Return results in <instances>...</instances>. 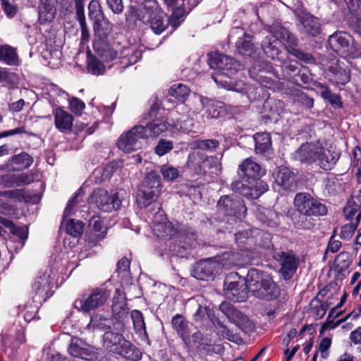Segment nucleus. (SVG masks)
I'll return each instance as SVG.
<instances>
[{
	"label": "nucleus",
	"instance_id": "obj_57",
	"mask_svg": "<svg viewBox=\"0 0 361 361\" xmlns=\"http://www.w3.org/2000/svg\"><path fill=\"white\" fill-rule=\"evenodd\" d=\"M161 173L164 180L168 181H172L177 178L179 176V171L178 169L169 165L162 166L161 168Z\"/></svg>",
	"mask_w": 361,
	"mask_h": 361
},
{
	"label": "nucleus",
	"instance_id": "obj_29",
	"mask_svg": "<svg viewBox=\"0 0 361 361\" xmlns=\"http://www.w3.org/2000/svg\"><path fill=\"white\" fill-rule=\"evenodd\" d=\"M200 101L202 107L205 109L204 116L207 118H217L224 116L225 112L224 103L204 97H201Z\"/></svg>",
	"mask_w": 361,
	"mask_h": 361
},
{
	"label": "nucleus",
	"instance_id": "obj_19",
	"mask_svg": "<svg viewBox=\"0 0 361 361\" xmlns=\"http://www.w3.org/2000/svg\"><path fill=\"white\" fill-rule=\"evenodd\" d=\"M319 152H321V145L306 142L295 151L293 158L302 163L313 164L316 163Z\"/></svg>",
	"mask_w": 361,
	"mask_h": 361
},
{
	"label": "nucleus",
	"instance_id": "obj_11",
	"mask_svg": "<svg viewBox=\"0 0 361 361\" xmlns=\"http://www.w3.org/2000/svg\"><path fill=\"white\" fill-rule=\"evenodd\" d=\"M109 297L110 291L106 288H97L92 290L86 299L75 300V306L82 312H89L103 306Z\"/></svg>",
	"mask_w": 361,
	"mask_h": 361
},
{
	"label": "nucleus",
	"instance_id": "obj_50",
	"mask_svg": "<svg viewBox=\"0 0 361 361\" xmlns=\"http://www.w3.org/2000/svg\"><path fill=\"white\" fill-rule=\"evenodd\" d=\"M90 228L95 233L94 235L99 240L103 239L106 234V229L104 228L99 216H92L89 221Z\"/></svg>",
	"mask_w": 361,
	"mask_h": 361
},
{
	"label": "nucleus",
	"instance_id": "obj_30",
	"mask_svg": "<svg viewBox=\"0 0 361 361\" xmlns=\"http://www.w3.org/2000/svg\"><path fill=\"white\" fill-rule=\"evenodd\" d=\"M53 113L56 128L61 132L70 131L73 126V116L60 107L55 109Z\"/></svg>",
	"mask_w": 361,
	"mask_h": 361
},
{
	"label": "nucleus",
	"instance_id": "obj_8",
	"mask_svg": "<svg viewBox=\"0 0 361 361\" xmlns=\"http://www.w3.org/2000/svg\"><path fill=\"white\" fill-rule=\"evenodd\" d=\"M89 200L90 204H93L99 209L106 212L118 210L122 202L119 192L110 195L103 188L95 189Z\"/></svg>",
	"mask_w": 361,
	"mask_h": 361
},
{
	"label": "nucleus",
	"instance_id": "obj_54",
	"mask_svg": "<svg viewBox=\"0 0 361 361\" xmlns=\"http://www.w3.org/2000/svg\"><path fill=\"white\" fill-rule=\"evenodd\" d=\"M84 224L79 220L71 219L66 224V232L73 236L79 237L83 232Z\"/></svg>",
	"mask_w": 361,
	"mask_h": 361
},
{
	"label": "nucleus",
	"instance_id": "obj_55",
	"mask_svg": "<svg viewBox=\"0 0 361 361\" xmlns=\"http://www.w3.org/2000/svg\"><path fill=\"white\" fill-rule=\"evenodd\" d=\"M183 4H179L173 8V13L171 16V18L169 20V23L173 27H178L180 20V18H182L185 13L184 9L182 7Z\"/></svg>",
	"mask_w": 361,
	"mask_h": 361
},
{
	"label": "nucleus",
	"instance_id": "obj_12",
	"mask_svg": "<svg viewBox=\"0 0 361 361\" xmlns=\"http://www.w3.org/2000/svg\"><path fill=\"white\" fill-rule=\"evenodd\" d=\"M273 257L281 266L279 272L283 279L288 280L292 278L298 269L300 262L299 257L292 250L276 251L274 253Z\"/></svg>",
	"mask_w": 361,
	"mask_h": 361
},
{
	"label": "nucleus",
	"instance_id": "obj_6",
	"mask_svg": "<svg viewBox=\"0 0 361 361\" xmlns=\"http://www.w3.org/2000/svg\"><path fill=\"white\" fill-rule=\"evenodd\" d=\"M294 207L299 214L322 216L327 214L326 205L308 192H298L293 201Z\"/></svg>",
	"mask_w": 361,
	"mask_h": 361
},
{
	"label": "nucleus",
	"instance_id": "obj_51",
	"mask_svg": "<svg viewBox=\"0 0 361 361\" xmlns=\"http://www.w3.org/2000/svg\"><path fill=\"white\" fill-rule=\"evenodd\" d=\"M131 318L135 331L140 335L147 336L145 323L142 312L139 310H133L131 312Z\"/></svg>",
	"mask_w": 361,
	"mask_h": 361
},
{
	"label": "nucleus",
	"instance_id": "obj_60",
	"mask_svg": "<svg viewBox=\"0 0 361 361\" xmlns=\"http://www.w3.org/2000/svg\"><path fill=\"white\" fill-rule=\"evenodd\" d=\"M173 148V143L171 141L161 140L155 147V152L159 156H163Z\"/></svg>",
	"mask_w": 361,
	"mask_h": 361
},
{
	"label": "nucleus",
	"instance_id": "obj_32",
	"mask_svg": "<svg viewBox=\"0 0 361 361\" xmlns=\"http://www.w3.org/2000/svg\"><path fill=\"white\" fill-rule=\"evenodd\" d=\"M171 324L177 334L180 336L185 345L189 347L190 340L189 338L190 332L187 320L181 314H178L172 318Z\"/></svg>",
	"mask_w": 361,
	"mask_h": 361
},
{
	"label": "nucleus",
	"instance_id": "obj_28",
	"mask_svg": "<svg viewBox=\"0 0 361 361\" xmlns=\"http://www.w3.org/2000/svg\"><path fill=\"white\" fill-rule=\"evenodd\" d=\"M262 48L268 57L281 62L283 61L281 56V44L276 38L267 35L262 42Z\"/></svg>",
	"mask_w": 361,
	"mask_h": 361
},
{
	"label": "nucleus",
	"instance_id": "obj_7",
	"mask_svg": "<svg viewBox=\"0 0 361 361\" xmlns=\"http://www.w3.org/2000/svg\"><path fill=\"white\" fill-rule=\"evenodd\" d=\"M208 64L216 72L212 75L224 74L227 76L235 75L240 69L241 65L234 59L219 53L209 54L208 55Z\"/></svg>",
	"mask_w": 361,
	"mask_h": 361
},
{
	"label": "nucleus",
	"instance_id": "obj_21",
	"mask_svg": "<svg viewBox=\"0 0 361 361\" xmlns=\"http://www.w3.org/2000/svg\"><path fill=\"white\" fill-rule=\"evenodd\" d=\"M54 281V278L49 273L45 272L39 274L32 284V290L35 292L36 295L46 300L52 294L51 288Z\"/></svg>",
	"mask_w": 361,
	"mask_h": 361
},
{
	"label": "nucleus",
	"instance_id": "obj_18",
	"mask_svg": "<svg viewBox=\"0 0 361 361\" xmlns=\"http://www.w3.org/2000/svg\"><path fill=\"white\" fill-rule=\"evenodd\" d=\"M272 67L264 61H257L249 70L250 77L264 87H270L273 80L269 75L271 74Z\"/></svg>",
	"mask_w": 361,
	"mask_h": 361
},
{
	"label": "nucleus",
	"instance_id": "obj_9",
	"mask_svg": "<svg viewBox=\"0 0 361 361\" xmlns=\"http://www.w3.org/2000/svg\"><path fill=\"white\" fill-rule=\"evenodd\" d=\"M143 139H147L145 127L140 125L135 126L120 135L117 146L121 150L129 153L140 148L141 140Z\"/></svg>",
	"mask_w": 361,
	"mask_h": 361
},
{
	"label": "nucleus",
	"instance_id": "obj_4",
	"mask_svg": "<svg viewBox=\"0 0 361 361\" xmlns=\"http://www.w3.org/2000/svg\"><path fill=\"white\" fill-rule=\"evenodd\" d=\"M155 207L158 209V212L154 214V231L158 236L166 237L169 238H179V242L183 241L184 244L181 246L186 250L192 245L194 238L188 235H182V233L176 228L168 219L163 216L160 211V204H155Z\"/></svg>",
	"mask_w": 361,
	"mask_h": 361
},
{
	"label": "nucleus",
	"instance_id": "obj_52",
	"mask_svg": "<svg viewBox=\"0 0 361 361\" xmlns=\"http://www.w3.org/2000/svg\"><path fill=\"white\" fill-rule=\"evenodd\" d=\"M87 71L92 75H102L105 71L104 65L95 56L89 55L87 57Z\"/></svg>",
	"mask_w": 361,
	"mask_h": 361
},
{
	"label": "nucleus",
	"instance_id": "obj_10",
	"mask_svg": "<svg viewBox=\"0 0 361 361\" xmlns=\"http://www.w3.org/2000/svg\"><path fill=\"white\" fill-rule=\"evenodd\" d=\"M217 209L225 215L238 219L244 217L247 212L243 200L234 194L221 197L217 202Z\"/></svg>",
	"mask_w": 361,
	"mask_h": 361
},
{
	"label": "nucleus",
	"instance_id": "obj_62",
	"mask_svg": "<svg viewBox=\"0 0 361 361\" xmlns=\"http://www.w3.org/2000/svg\"><path fill=\"white\" fill-rule=\"evenodd\" d=\"M69 104L72 112L78 115L80 114L85 107V103L77 97L70 99Z\"/></svg>",
	"mask_w": 361,
	"mask_h": 361
},
{
	"label": "nucleus",
	"instance_id": "obj_43",
	"mask_svg": "<svg viewBox=\"0 0 361 361\" xmlns=\"http://www.w3.org/2000/svg\"><path fill=\"white\" fill-rule=\"evenodd\" d=\"M94 30L96 34L100 37L99 39H104L112 30V24L109 20L103 16L99 21L93 23Z\"/></svg>",
	"mask_w": 361,
	"mask_h": 361
},
{
	"label": "nucleus",
	"instance_id": "obj_33",
	"mask_svg": "<svg viewBox=\"0 0 361 361\" xmlns=\"http://www.w3.org/2000/svg\"><path fill=\"white\" fill-rule=\"evenodd\" d=\"M329 80L336 85H345L350 81V71L339 64L331 65L329 68Z\"/></svg>",
	"mask_w": 361,
	"mask_h": 361
},
{
	"label": "nucleus",
	"instance_id": "obj_53",
	"mask_svg": "<svg viewBox=\"0 0 361 361\" xmlns=\"http://www.w3.org/2000/svg\"><path fill=\"white\" fill-rule=\"evenodd\" d=\"M88 16L93 23L99 21L101 18L104 16L100 4L97 0H92L88 6Z\"/></svg>",
	"mask_w": 361,
	"mask_h": 361
},
{
	"label": "nucleus",
	"instance_id": "obj_5",
	"mask_svg": "<svg viewBox=\"0 0 361 361\" xmlns=\"http://www.w3.org/2000/svg\"><path fill=\"white\" fill-rule=\"evenodd\" d=\"M142 6L144 14L139 19L144 23H148L155 34L164 32L169 23L166 20V15L161 10L158 2L156 0H147Z\"/></svg>",
	"mask_w": 361,
	"mask_h": 361
},
{
	"label": "nucleus",
	"instance_id": "obj_49",
	"mask_svg": "<svg viewBox=\"0 0 361 361\" xmlns=\"http://www.w3.org/2000/svg\"><path fill=\"white\" fill-rule=\"evenodd\" d=\"M297 46L298 45H293L292 47L288 48L286 50L288 53L304 63L310 64L316 63L314 57L311 54L305 52L302 50L298 49Z\"/></svg>",
	"mask_w": 361,
	"mask_h": 361
},
{
	"label": "nucleus",
	"instance_id": "obj_44",
	"mask_svg": "<svg viewBox=\"0 0 361 361\" xmlns=\"http://www.w3.org/2000/svg\"><path fill=\"white\" fill-rule=\"evenodd\" d=\"M235 243L242 250H248L254 243V239L250 231H239L235 235Z\"/></svg>",
	"mask_w": 361,
	"mask_h": 361
},
{
	"label": "nucleus",
	"instance_id": "obj_38",
	"mask_svg": "<svg viewBox=\"0 0 361 361\" xmlns=\"http://www.w3.org/2000/svg\"><path fill=\"white\" fill-rule=\"evenodd\" d=\"M169 126L167 121L164 118H158L153 120L151 123L145 127V131L147 133V138L149 137L158 136L165 132Z\"/></svg>",
	"mask_w": 361,
	"mask_h": 361
},
{
	"label": "nucleus",
	"instance_id": "obj_40",
	"mask_svg": "<svg viewBox=\"0 0 361 361\" xmlns=\"http://www.w3.org/2000/svg\"><path fill=\"white\" fill-rule=\"evenodd\" d=\"M111 308L115 314L123 315L127 313L126 297L121 289L117 288L116 290Z\"/></svg>",
	"mask_w": 361,
	"mask_h": 361
},
{
	"label": "nucleus",
	"instance_id": "obj_41",
	"mask_svg": "<svg viewBox=\"0 0 361 361\" xmlns=\"http://www.w3.org/2000/svg\"><path fill=\"white\" fill-rule=\"evenodd\" d=\"M187 166L195 174L205 173V167L203 164V153L194 152L189 154Z\"/></svg>",
	"mask_w": 361,
	"mask_h": 361
},
{
	"label": "nucleus",
	"instance_id": "obj_24",
	"mask_svg": "<svg viewBox=\"0 0 361 361\" xmlns=\"http://www.w3.org/2000/svg\"><path fill=\"white\" fill-rule=\"evenodd\" d=\"M240 174L247 179L260 180L259 178L265 173V170L251 158L246 159L239 165Z\"/></svg>",
	"mask_w": 361,
	"mask_h": 361
},
{
	"label": "nucleus",
	"instance_id": "obj_58",
	"mask_svg": "<svg viewBox=\"0 0 361 361\" xmlns=\"http://www.w3.org/2000/svg\"><path fill=\"white\" fill-rule=\"evenodd\" d=\"M219 142L215 139L201 140L195 142V147L202 150H213L218 147Z\"/></svg>",
	"mask_w": 361,
	"mask_h": 361
},
{
	"label": "nucleus",
	"instance_id": "obj_26",
	"mask_svg": "<svg viewBox=\"0 0 361 361\" xmlns=\"http://www.w3.org/2000/svg\"><path fill=\"white\" fill-rule=\"evenodd\" d=\"M339 158L340 153L338 152L325 149L321 146V152H319L315 164L323 170H331Z\"/></svg>",
	"mask_w": 361,
	"mask_h": 361
},
{
	"label": "nucleus",
	"instance_id": "obj_46",
	"mask_svg": "<svg viewBox=\"0 0 361 361\" xmlns=\"http://www.w3.org/2000/svg\"><path fill=\"white\" fill-rule=\"evenodd\" d=\"M190 89L181 83L173 85L169 89V94L180 102H184L189 96Z\"/></svg>",
	"mask_w": 361,
	"mask_h": 361
},
{
	"label": "nucleus",
	"instance_id": "obj_56",
	"mask_svg": "<svg viewBox=\"0 0 361 361\" xmlns=\"http://www.w3.org/2000/svg\"><path fill=\"white\" fill-rule=\"evenodd\" d=\"M111 324V319L96 315L91 319L90 325H92L94 328H97L101 330H106L110 328Z\"/></svg>",
	"mask_w": 361,
	"mask_h": 361
},
{
	"label": "nucleus",
	"instance_id": "obj_2",
	"mask_svg": "<svg viewBox=\"0 0 361 361\" xmlns=\"http://www.w3.org/2000/svg\"><path fill=\"white\" fill-rule=\"evenodd\" d=\"M103 345L108 350L133 361L142 358V353L135 345L126 340L122 334L109 331L103 336Z\"/></svg>",
	"mask_w": 361,
	"mask_h": 361
},
{
	"label": "nucleus",
	"instance_id": "obj_35",
	"mask_svg": "<svg viewBox=\"0 0 361 361\" xmlns=\"http://www.w3.org/2000/svg\"><path fill=\"white\" fill-rule=\"evenodd\" d=\"M344 214L348 219L353 220L355 216V221L359 223L361 219V192L353 195L344 209Z\"/></svg>",
	"mask_w": 361,
	"mask_h": 361
},
{
	"label": "nucleus",
	"instance_id": "obj_23",
	"mask_svg": "<svg viewBox=\"0 0 361 361\" xmlns=\"http://www.w3.org/2000/svg\"><path fill=\"white\" fill-rule=\"evenodd\" d=\"M234 75L227 76L224 74H219L213 76L214 81L219 87L228 90L235 91L242 94L247 93L249 86L242 80H236Z\"/></svg>",
	"mask_w": 361,
	"mask_h": 361
},
{
	"label": "nucleus",
	"instance_id": "obj_39",
	"mask_svg": "<svg viewBox=\"0 0 361 361\" xmlns=\"http://www.w3.org/2000/svg\"><path fill=\"white\" fill-rule=\"evenodd\" d=\"M55 2L56 1H47L45 2V4H39L38 13L39 22L41 24L51 22L54 19L56 11L54 5Z\"/></svg>",
	"mask_w": 361,
	"mask_h": 361
},
{
	"label": "nucleus",
	"instance_id": "obj_1",
	"mask_svg": "<svg viewBox=\"0 0 361 361\" xmlns=\"http://www.w3.org/2000/svg\"><path fill=\"white\" fill-rule=\"evenodd\" d=\"M245 284L247 290L259 299L272 300L280 295V289L271 277L267 273L257 269L248 271Z\"/></svg>",
	"mask_w": 361,
	"mask_h": 361
},
{
	"label": "nucleus",
	"instance_id": "obj_13",
	"mask_svg": "<svg viewBox=\"0 0 361 361\" xmlns=\"http://www.w3.org/2000/svg\"><path fill=\"white\" fill-rule=\"evenodd\" d=\"M229 41H235V47L238 52L244 56H253L256 49L252 42V37L247 35L243 28L236 27L229 34Z\"/></svg>",
	"mask_w": 361,
	"mask_h": 361
},
{
	"label": "nucleus",
	"instance_id": "obj_14",
	"mask_svg": "<svg viewBox=\"0 0 361 361\" xmlns=\"http://www.w3.org/2000/svg\"><path fill=\"white\" fill-rule=\"evenodd\" d=\"M68 352L72 356L85 360L97 361L99 358V351L97 349L77 337L71 338Z\"/></svg>",
	"mask_w": 361,
	"mask_h": 361
},
{
	"label": "nucleus",
	"instance_id": "obj_25",
	"mask_svg": "<svg viewBox=\"0 0 361 361\" xmlns=\"http://www.w3.org/2000/svg\"><path fill=\"white\" fill-rule=\"evenodd\" d=\"M269 35L276 38L281 42V44L283 42L286 49H288V48L293 45H298L297 38L288 30L280 24L273 25L271 27Z\"/></svg>",
	"mask_w": 361,
	"mask_h": 361
},
{
	"label": "nucleus",
	"instance_id": "obj_3",
	"mask_svg": "<svg viewBox=\"0 0 361 361\" xmlns=\"http://www.w3.org/2000/svg\"><path fill=\"white\" fill-rule=\"evenodd\" d=\"M161 192V178L155 171L148 173L137 194V203L140 208L154 204Z\"/></svg>",
	"mask_w": 361,
	"mask_h": 361
},
{
	"label": "nucleus",
	"instance_id": "obj_31",
	"mask_svg": "<svg viewBox=\"0 0 361 361\" xmlns=\"http://www.w3.org/2000/svg\"><path fill=\"white\" fill-rule=\"evenodd\" d=\"M93 47L94 51L104 61H111L117 57V51L103 39H95Z\"/></svg>",
	"mask_w": 361,
	"mask_h": 361
},
{
	"label": "nucleus",
	"instance_id": "obj_63",
	"mask_svg": "<svg viewBox=\"0 0 361 361\" xmlns=\"http://www.w3.org/2000/svg\"><path fill=\"white\" fill-rule=\"evenodd\" d=\"M321 94L323 98L328 99V101L333 105H340L341 103L340 97L336 94L331 92L329 88H324V90L321 92Z\"/></svg>",
	"mask_w": 361,
	"mask_h": 361
},
{
	"label": "nucleus",
	"instance_id": "obj_48",
	"mask_svg": "<svg viewBox=\"0 0 361 361\" xmlns=\"http://www.w3.org/2000/svg\"><path fill=\"white\" fill-rule=\"evenodd\" d=\"M11 161L12 164L17 166L18 169H27L32 165L33 159L27 153L22 152L19 154L13 156Z\"/></svg>",
	"mask_w": 361,
	"mask_h": 361
},
{
	"label": "nucleus",
	"instance_id": "obj_36",
	"mask_svg": "<svg viewBox=\"0 0 361 361\" xmlns=\"http://www.w3.org/2000/svg\"><path fill=\"white\" fill-rule=\"evenodd\" d=\"M257 154H269L271 152V140L268 133H257L254 135Z\"/></svg>",
	"mask_w": 361,
	"mask_h": 361
},
{
	"label": "nucleus",
	"instance_id": "obj_47",
	"mask_svg": "<svg viewBox=\"0 0 361 361\" xmlns=\"http://www.w3.org/2000/svg\"><path fill=\"white\" fill-rule=\"evenodd\" d=\"M293 224L298 228L310 230L313 228L315 224L314 219L311 215L299 214L293 218Z\"/></svg>",
	"mask_w": 361,
	"mask_h": 361
},
{
	"label": "nucleus",
	"instance_id": "obj_64",
	"mask_svg": "<svg viewBox=\"0 0 361 361\" xmlns=\"http://www.w3.org/2000/svg\"><path fill=\"white\" fill-rule=\"evenodd\" d=\"M350 16L361 13V1L360 0H344Z\"/></svg>",
	"mask_w": 361,
	"mask_h": 361
},
{
	"label": "nucleus",
	"instance_id": "obj_27",
	"mask_svg": "<svg viewBox=\"0 0 361 361\" xmlns=\"http://www.w3.org/2000/svg\"><path fill=\"white\" fill-rule=\"evenodd\" d=\"M218 264L210 259H204L195 264L192 275L199 280H207L216 270Z\"/></svg>",
	"mask_w": 361,
	"mask_h": 361
},
{
	"label": "nucleus",
	"instance_id": "obj_16",
	"mask_svg": "<svg viewBox=\"0 0 361 361\" xmlns=\"http://www.w3.org/2000/svg\"><path fill=\"white\" fill-rule=\"evenodd\" d=\"M232 189L247 198L257 199L268 190V185L261 180H253L249 184L235 181L232 183Z\"/></svg>",
	"mask_w": 361,
	"mask_h": 361
},
{
	"label": "nucleus",
	"instance_id": "obj_17",
	"mask_svg": "<svg viewBox=\"0 0 361 361\" xmlns=\"http://www.w3.org/2000/svg\"><path fill=\"white\" fill-rule=\"evenodd\" d=\"M332 50L341 56H347L353 49V39L346 32H336L329 38Z\"/></svg>",
	"mask_w": 361,
	"mask_h": 361
},
{
	"label": "nucleus",
	"instance_id": "obj_34",
	"mask_svg": "<svg viewBox=\"0 0 361 361\" xmlns=\"http://www.w3.org/2000/svg\"><path fill=\"white\" fill-rule=\"evenodd\" d=\"M5 187L13 188L29 184L32 177L25 173L7 174L1 178Z\"/></svg>",
	"mask_w": 361,
	"mask_h": 361
},
{
	"label": "nucleus",
	"instance_id": "obj_61",
	"mask_svg": "<svg viewBox=\"0 0 361 361\" xmlns=\"http://www.w3.org/2000/svg\"><path fill=\"white\" fill-rule=\"evenodd\" d=\"M357 224H358V223H357L356 221H355V222L352 221V222L347 224L345 226H342L341 234H340L341 237L343 239L350 238L353 236V235L357 228Z\"/></svg>",
	"mask_w": 361,
	"mask_h": 361
},
{
	"label": "nucleus",
	"instance_id": "obj_22",
	"mask_svg": "<svg viewBox=\"0 0 361 361\" xmlns=\"http://www.w3.org/2000/svg\"><path fill=\"white\" fill-rule=\"evenodd\" d=\"M247 285L240 284L238 281H230L226 278L224 282V295L226 298L233 302L243 301L247 297Z\"/></svg>",
	"mask_w": 361,
	"mask_h": 361
},
{
	"label": "nucleus",
	"instance_id": "obj_15",
	"mask_svg": "<svg viewBox=\"0 0 361 361\" xmlns=\"http://www.w3.org/2000/svg\"><path fill=\"white\" fill-rule=\"evenodd\" d=\"M220 309L228 319L238 326L243 331L249 334L254 330L255 325L252 322L233 305L229 303H222Z\"/></svg>",
	"mask_w": 361,
	"mask_h": 361
},
{
	"label": "nucleus",
	"instance_id": "obj_45",
	"mask_svg": "<svg viewBox=\"0 0 361 361\" xmlns=\"http://www.w3.org/2000/svg\"><path fill=\"white\" fill-rule=\"evenodd\" d=\"M0 223L10 229V231L19 237L22 240H25L27 237L28 231L27 228L16 226L11 221L0 216Z\"/></svg>",
	"mask_w": 361,
	"mask_h": 361
},
{
	"label": "nucleus",
	"instance_id": "obj_59",
	"mask_svg": "<svg viewBox=\"0 0 361 361\" xmlns=\"http://www.w3.org/2000/svg\"><path fill=\"white\" fill-rule=\"evenodd\" d=\"M361 13L352 15L348 18L350 27L358 34H361Z\"/></svg>",
	"mask_w": 361,
	"mask_h": 361
},
{
	"label": "nucleus",
	"instance_id": "obj_20",
	"mask_svg": "<svg viewBox=\"0 0 361 361\" xmlns=\"http://www.w3.org/2000/svg\"><path fill=\"white\" fill-rule=\"evenodd\" d=\"M275 183L284 190L293 191L297 183L295 174L286 167H279L274 173Z\"/></svg>",
	"mask_w": 361,
	"mask_h": 361
},
{
	"label": "nucleus",
	"instance_id": "obj_42",
	"mask_svg": "<svg viewBox=\"0 0 361 361\" xmlns=\"http://www.w3.org/2000/svg\"><path fill=\"white\" fill-rule=\"evenodd\" d=\"M0 61L10 66L18 64V57L16 49L5 44L0 47Z\"/></svg>",
	"mask_w": 361,
	"mask_h": 361
},
{
	"label": "nucleus",
	"instance_id": "obj_37",
	"mask_svg": "<svg viewBox=\"0 0 361 361\" xmlns=\"http://www.w3.org/2000/svg\"><path fill=\"white\" fill-rule=\"evenodd\" d=\"M301 24L302 31L309 35L315 37L320 33V23L317 18L311 15H305L301 19Z\"/></svg>",
	"mask_w": 361,
	"mask_h": 361
}]
</instances>
